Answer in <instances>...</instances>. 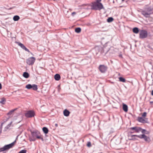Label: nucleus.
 I'll use <instances>...</instances> for the list:
<instances>
[{
  "instance_id": "nucleus-1",
  "label": "nucleus",
  "mask_w": 153,
  "mask_h": 153,
  "mask_svg": "<svg viewBox=\"0 0 153 153\" xmlns=\"http://www.w3.org/2000/svg\"><path fill=\"white\" fill-rule=\"evenodd\" d=\"M31 136L30 137L29 139L30 141H35L36 140V138L41 139L42 141L43 140L42 136L40 132L38 131H31Z\"/></svg>"
},
{
  "instance_id": "nucleus-2",
  "label": "nucleus",
  "mask_w": 153,
  "mask_h": 153,
  "mask_svg": "<svg viewBox=\"0 0 153 153\" xmlns=\"http://www.w3.org/2000/svg\"><path fill=\"white\" fill-rule=\"evenodd\" d=\"M141 14L146 18H148L150 15L153 14V8L150 7L146 8L145 10L141 11Z\"/></svg>"
},
{
  "instance_id": "nucleus-3",
  "label": "nucleus",
  "mask_w": 153,
  "mask_h": 153,
  "mask_svg": "<svg viewBox=\"0 0 153 153\" xmlns=\"http://www.w3.org/2000/svg\"><path fill=\"white\" fill-rule=\"evenodd\" d=\"M91 7V9L96 10H100L103 8V5L102 3H98L95 2L92 3Z\"/></svg>"
},
{
  "instance_id": "nucleus-4",
  "label": "nucleus",
  "mask_w": 153,
  "mask_h": 153,
  "mask_svg": "<svg viewBox=\"0 0 153 153\" xmlns=\"http://www.w3.org/2000/svg\"><path fill=\"white\" fill-rule=\"evenodd\" d=\"M16 143V140L8 145H5L3 147L0 148V152L5 151H7L10 148H12Z\"/></svg>"
},
{
  "instance_id": "nucleus-5",
  "label": "nucleus",
  "mask_w": 153,
  "mask_h": 153,
  "mask_svg": "<svg viewBox=\"0 0 153 153\" xmlns=\"http://www.w3.org/2000/svg\"><path fill=\"white\" fill-rule=\"evenodd\" d=\"M36 60V59L33 57H31L26 60V62L29 65H33Z\"/></svg>"
},
{
  "instance_id": "nucleus-6",
  "label": "nucleus",
  "mask_w": 153,
  "mask_h": 153,
  "mask_svg": "<svg viewBox=\"0 0 153 153\" xmlns=\"http://www.w3.org/2000/svg\"><path fill=\"white\" fill-rule=\"evenodd\" d=\"M35 115L34 112L33 111H29L26 112L25 114V116L28 118L33 117Z\"/></svg>"
},
{
  "instance_id": "nucleus-7",
  "label": "nucleus",
  "mask_w": 153,
  "mask_h": 153,
  "mask_svg": "<svg viewBox=\"0 0 153 153\" xmlns=\"http://www.w3.org/2000/svg\"><path fill=\"white\" fill-rule=\"evenodd\" d=\"M148 35L147 32L144 30H142L140 33V37L143 39L146 38Z\"/></svg>"
},
{
  "instance_id": "nucleus-8",
  "label": "nucleus",
  "mask_w": 153,
  "mask_h": 153,
  "mask_svg": "<svg viewBox=\"0 0 153 153\" xmlns=\"http://www.w3.org/2000/svg\"><path fill=\"white\" fill-rule=\"evenodd\" d=\"M25 87L28 89L32 88L33 90L35 91H37L38 89L37 85L36 84L31 85V84H29L27 85Z\"/></svg>"
},
{
  "instance_id": "nucleus-9",
  "label": "nucleus",
  "mask_w": 153,
  "mask_h": 153,
  "mask_svg": "<svg viewBox=\"0 0 153 153\" xmlns=\"http://www.w3.org/2000/svg\"><path fill=\"white\" fill-rule=\"evenodd\" d=\"M107 67L104 65H100L99 67V69L102 73H104L107 70Z\"/></svg>"
},
{
  "instance_id": "nucleus-10",
  "label": "nucleus",
  "mask_w": 153,
  "mask_h": 153,
  "mask_svg": "<svg viewBox=\"0 0 153 153\" xmlns=\"http://www.w3.org/2000/svg\"><path fill=\"white\" fill-rule=\"evenodd\" d=\"M137 120L142 123H147L148 119L146 118H143L142 117H138L137 118Z\"/></svg>"
},
{
  "instance_id": "nucleus-11",
  "label": "nucleus",
  "mask_w": 153,
  "mask_h": 153,
  "mask_svg": "<svg viewBox=\"0 0 153 153\" xmlns=\"http://www.w3.org/2000/svg\"><path fill=\"white\" fill-rule=\"evenodd\" d=\"M131 131H134L136 133H139L141 131V128L139 127H134L130 128Z\"/></svg>"
},
{
  "instance_id": "nucleus-12",
  "label": "nucleus",
  "mask_w": 153,
  "mask_h": 153,
  "mask_svg": "<svg viewBox=\"0 0 153 153\" xmlns=\"http://www.w3.org/2000/svg\"><path fill=\"white\" fill-rule=\"evenodd\" d=\"M140 139L143 138L145 141L147 142H149L151 141L149 137L147 136L144 134L140 135Z\"/></svg>"
},
{
  "instance_id": "nucleus-13",
  "label": "nucleus",
  "mask_w": 153,
  "mask_h": 153,
  "mask_svg": "<svg viewBox=\"0 0 153 153\" xmlns=\"http://www.w3.org/2000/svg\"><path fill=\"white\" fill-rule=\"evenodd\" d=\"M128 137L129 138V139L130 140H137L136 137H138L140 138V135H131L128 134Z\"/></svg>"
},
{
  "instance_id": "nucleus-14",
  "label": "nucleus",
  "mask_w": 153,
  "mask_h": 153,
  "mask_svg": "<svg viewBox=\"0 0 153 153\" xmlns=\"http://www.w3.org/2000/svg\"><path fill=\"white\" fill-rule=\"evenodd\" d=\"M15 43L17 44L23 49L25 50V51H27L28 52H30L29 50L23 44L18 42H15Z\"/></svg>"
},
{
  "instance_id": "nucleus-15",
  "label": "nucleus",
  "mask_w": 153,
  "mask_h": 153,
  "mask_svg": "<svg viewBox=\"0 0 153 153\" xmlns=\"http://www.w3.org/2000/svg\"><path fill=\"white\" fill-rule=\"evenodd\" d=\"M70 112L67 110L65 109L63 111V114L64 116L68 117L69 116Z\"/></svg>"
},
{
  "instance_id": "nucleus-16",
  "label": "nucleus",
  "mask_w": 153,
  "mask_h": 153,
  "mask_svg": "<svg viewBox=\"0 0 153 153\" xmlns=\"http://www.w3.org/2000/svg\"><path fill=\"white\" fill-rule=\"evenodd\" d=\"M54 78L57 81H58L60 79V75L58 74H55L54 76Z\"/></svg>"
},
{
  "instance_id": "nucleus-17",
  "label": "nucleus",
  "mask_w": 153,
  "mask_h": 153,
  "mask_svg": "<svg viewBox=\"0 0 153 153\" xmlns=\"http://www.w3.org/2000/svg\"><path fill=\"white\" fill-rule=\"evenodd\" d=\"M123 109L126 112L128 111V107L127 105L124 104H123Z\"/></svg>"
},
{
  "instance_id": "nucleus-18",
  "label": "nucleus",
  "mask_w": 153,
  "mask_h": 153,
  "mask_svg": "<svg viewBox=\"0 0 153 153\" xmlns=\"http://www.w3.org/2000/svg\"><path fill=\"white\" fill-rule=\"evenodd\" d=\"M42 130L45 134H47L49 131L48 129L45 127H43L42 128Z\"/></svg>"
},
{
  "instance_id": "nucleus-19",
  "label": "nucleus",
  "mask_w": 153,
  "mask_h": 153,
  "mask_svg": "<svg viewBox=\"0 0 153 153\" xmlns=\"http://www.w3.org/2000/svg\"><path fill=\"white\" fill-rule=\"evenodd\" d=\"M23 76L24 77H25L26 78H28L29 76V74H28V73L26 72H24L23 74Z\"/></svg>"
},
{
  "instance_id": "nucleus-20",
  "label": "nucleus",
  "mask_w": 153,
  "mask_h": 153,
  "mask_svg": "<svg viewBox=\"0 0 153 153\" xmlns=\"http://www.w3.org/2000/svg\"><path fill=\"white\" fill-rule=\"evenodd\" d=\"M20 19L19 16H18L16 15L14 16L13 17V20L14 21H17L18 20Z\"/></svg>"
},
{
  "instance_id": "nucleus-21",
  "label": "nucleus",
  "mask_w": 153,
  "mask_h": 153,
  "mask_svg": "<svg viewBox=\"0 0 153 153\" xmlns=\"http://www.w3.org/2000/svg\"><path fill=\"white\" fill-rule=\"evenodd\" d=\"M119 81L123 82H126L125 79L122 77H120L119 78Z\"/></svg>"
},
{
  "instance_id": "nucleus-22",
  "label": "nucleus",
  "mask_w": 153,
  "mask_h": 153,
  "mask_svg": "<svg viewBox=\"0 0 153 153\" xmlns=\"http://www.w3.org/2000/svg\"><path fill=\"white\" fill-rule=\"evenodd\" d=\"M114 20L113 18L111 17L108 18L107 19V21L108 22H112Z\"/></svg>"
},
{
  "instance_id": "nucleus-23",
  "label": "nucleus",
  "mask_w": 153,
  "mask_h": 153,
  "mask_svg": "<svg viewBox=\"0 0 153 153\" xmlns=\"http://www.w3.org/2000/svg\"><path fill=\"white\" fill-rule=\"evenodd\" d=\"M5 99L4 98H3L1 99V100L0 102L2 104H4V102H5Z\"/></svg>"
},
{
  "instance_id": "nucleus-24",
  "label": "nucleus",
  "mask_w": 153,
  "mask_h": 153,
  "mask_svg": "<svg viewBox=\"0 0 153 153\" xmlns=\"http://www.w3.org/2000/svg\"><path fill=\"white\" fill-rule=\"evenodd\" d=\"M142 114V117L143 118H146L145 117L147 116V113L146 112H144L143 113L141 114Z\"/></svg>"
},
{
  "instance_id": "nucleus-25",
  "label": "nucleus",
  "mask_w": 153,
  "mask_h": 153,
  "mask_svg": "<svg viewBox=\"0 0 153 153\" xmlns=\"http://www.w3.org/2000/svg\"><path fill=\"white\" fill-rule=\"evenodd\" d=\"M16 109H14L13 110H12L10 111L9 113H8V115H11L12 114V113L14 111H15L16 110Z\"/></svg>"
},
{
  "instance_id": "nucleus-26",
  "label": "nucleus",
  "mask_w": 153,
  "mask_h": 153,
  "mask_svg": "<svg viewBox=\"0 0 153 153\" xmlns=\"http://www.w3.org/2000/svg\"><path fill=\"white\" fill-rule=\"evenodd\" d=\"M134 33H137L139 32V29H132Z\"/></svg>"
},
{
  "instance_id": "nucleus-27",
  "label": "nucleus",
  "mask_w": 153,
  "mask_h": 153,
  "mask_svg": "<svg viewBox=\"0 0 153 153\" xmlns=\"http://www.w3.org/2000/svg\"><path fill=\"white\" fill-rule=\"evenodd\" d=\"M26 150L24 149L18 153H26Z\"/></svg>"
},
{
  "instance_id": "nucleus-28",
  "label": "nucleus",
  "mask_w": 153,
  "mask_h": 153,
  "mask_svg": "<svg viewBox=\"0 0 153 153\" xmlns=\"http://www.w3.org/2000/svg\"><path fill=\"white\" fill-rule=\"evenodd\" d=\"M75 32L77 33H79L81 31V29H75Z\"/></svg>"
},
{
  "instance_id": "nucleus-29",
  "label": "nucleus",
  "mask_w": 153,
  "mask_h": 153,
  "mask_svg": "<svg viewBox=\"0 0 153 153\" xmlns=\"http://www.w3.org/2000/svg\"><path fill=\"white\" fill-rule=\"evenodd\" d=\"M141 131L142 133L144 134L145 133V132L146 131V130L145 129H142L141 128V131Z\"/></svg>"
},
{
  "instance_id": "nucleus-30",
  "label": "nucleus",
  "mask_w": 153,
  "mask_h": 153,
  "mask_svg": "<svg viewBox=\"0 0 153 153\" xmlns=\"http://www.w3.org/2000/svg\"><path fill=\"white\" fill-rule=\"evenodd\" d=\"M87 146L89 147H90L91 146V144L90 142H88Z\"/></svg>"
},
{
  "instance_id": "nucleus-31",
  "label": "nucleus",
  "mask_w": 153,
  "mask_h": 153,
  "mask_svg": "<svg viewBox=\"0 0 153 153\" xmlns=\"http://www.w3.org/2000/svg\"><path fill=\"white\" fill-rule=\"evenodd\" d=\"M101 1V0H96V1L95 2L96 3H101L100 2Z\"/></svg>"
},
{
  "instance_id": "nucleus-32",
  "label": "nucleus",
  "mask_w": 153,
  "mask_h": 153,
  "mask_svg": "<svg viewBox=\"0 0 153 153\" xmlns=\"http://www.w3.org/2000/svg\"><path fill=\"white\" fill-rule=\"evenodd\" d=\"M76 13L75 12H73L71 13V15L73 16L76 14Z\"/></svg>"
},
{
  "instance_id": "nucleus-33",
  "label": "nucleus",
  "mask_w": 153,
  "mask_h": 153,
  "mask_svg": "<svg viewBox=\"0 0 153 153\" xmlns=\"http://www.w3.org/2000/svg\"><path fill=\"white\" fill-rule=\"evenodd\" d=\"M130 132L131 133H134V132H135L134 131H131Z\"/></svg>"
},
{
  "instance_id": "nucleus-34",
  "label": "nucleus",
  "mask_w": 153,
  "mask_h": 153,
  "mask_svg": "<svg viewBox=\"0 0 153 153\" xmlns=\"http://www.w3.org/2000/svg\"><path fill=\"white\" fill-rule=\"evenodd\" d=\"M151 94L152 96H153V90H152L151 91Z\"/></svg>"
},
{
  "instance_id": "nucleus-35",
  "label": "nucleus",
  "mask_w": 153,
  "mask_h": 153,
  "mask_svg": "<svg viewBox=\"0 0 153 153\" xmlns=\"http://www.w3.org/2000/svg\"><path fill=\"white\" fill-rule=\"evenodd\" d=\"M74 29H81V28L79 27H76Z\"/></svg>"
},
{
  "instance_id": "nucleus-36",
  "label": "nucleus",
  "mask_w": 153,
  "mask_h": 153,
  "mask_svg": "<svg viewBox=\"0 0 153 153\" xmlns=\"http://www.w3.org/2000/svg\"><path fill=\"white\" fill-rule=\"evenodd\" d=\"M1 88H2L1 85V83H0V89H1Z\"/></svg>"
},
{
  "instance_id": "nucleus-37",
  "label": "nucleus",
  "mask_w": 153,
  "mask_h": 153,
  "mask_svg": "<svg viewBox=\"0 0 153 153\" xmlns=\"http://www.w3.org/2000/svg\"><path fill=\"white\" fill-rule=\"evenodd\" d=\"M150 104L152 105V103H153V101L150 102Z\"/></svg>"
},
{
  "instance_id": "nucleus-38",
  "label": "nucleus",
  "mask_w": 153,
  "mask_h": 153,
  "mask_svg": "<svg viewBox=\"0 0 153 153\" xmlns=\"http://www.w3.org/2000/svg\"><path fill=\"white\" fill-rule=\"evenodd\" d=\"M132 29H138V28L137 27H134Z\"/></svg>"
},
{
  "instance_id": "nucleus-39",
  "label": "nucleus",
  "mask_w": 153,
  "mask_h": 153,
  "mask_svg": "<svg viewBox=\"0 0 153 153\" xmlns=\"http://www.w3.org/2000/svg\"><path fill=\"white\" fill-rule=\"evenodd\" d=\"M56 126H57V124H56Z\"/></svg>"
},
{
  "instance_id": "nucleus-40",
  "label": "nucleus",
  "mask_w": 153,
  "mask_h": 153,
  "mask_svg": "<svg viewBox=\"0 0 153 153\" xmlns=\"http://www.w3.org/2000/svg\"><path fill=\"white\" fill-rule=\"evenodd\" d=\"M122 1H124V0H122Z\"/></svg>"
}]
</instances>
